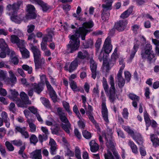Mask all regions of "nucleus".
<instances>
[{
	"mask_svg": "<svg viewBox=\"0 0 159 159\" xmlns=\"http://www.w3.org/2000/svg\"><path fill=\"white\" fill-rule=\"evenodd\" d=\"M105 141H106V146L108 148V150H113L115 148V145L116 143L115 142L114 137H105Z\"/></svg>",
	"mask_w": 159,
	"mask_h": 159,
	"instance_id": "11",
	"label": "nucleus"
},
{
	"mask_svg": "<svg viewBox=\"0 0 159 159\" xmlns=\"http://www.w3.org/2000/svg\"><path fill=\"white\" fill-rule=\"evenodd\" d=\"M11 142L12 144L17 147L21 146L23 144V142L20 139H15L11 141Z\"/></svg>",
	"mask_w": 159,
	"mask_h": 159,
	"instance_id": "41",
	"label": "nucleus"
},
{
	"mask_svg": "<svg viewBox=\"0 0 159 159\" xmlns=\"http://www.w3.org/2000/svg\"><path fill=\"white\" fill-rule=\"evenodd\" d=\"M83 45L85 48H91L93 45V42L91 39H89L84 42L83 43Z\"/></svg>",
	"mask_w": 159,
	"mask_h": 159,
	"instance_id": "29",
	"label": "nucleus"
},
{
	"mask_svg": "<svg viewBox=\"0 0 159 159\" xmlns=\"http://www.w3.org/2000/svg\"><path fill=\"white\" fill-rule=\"evenodd\" d=\"M128 144L131 148L133 152L135 154L138 153L137 146L133 141H129Z\"/></svg>",
	"mask_w": 159,
	"mask_h": 159,
	"instance_id": "30",
	"label": "nucleus"
},
{
	"mask_svg": "<svg viewBox=\"0 0 159 159\" xmlns=\"http://www.w3.org/2000/svg\"><path fill=\"white\" fill-rule=\"evenodd\" d=\"M5 146L9 151H13L14 149V148L12 143H11L9 141H6L5 143Z\"/></svg>",
	"mask_w": 159,
	"mask_h": 159,
	"instance_id": "39",
	"label": "nucleus"
},
{
	"mask_svg": "<svg viewBox=\"0 0 159 159\" xmlns=\"http://www.w3.org/2000/svg\"><path fill=\"white\" fill-rule=\"evenodd\" d=\"M49 144L50 146L49 151L51 155H54L56 154L57 148L55 141L53 139L50 138Z\"/></svg>",
	"mask_w": 159,
	"mask_h": 159,
	"instance_id": "15",
	"label": "nucleus"
},
{
	"mask_svg": "<svg viewBox=\"0 0 159 159\" xmlns=\"http://www.w3.org/2000/svg\"><path fill=\"white\" fill-rule=\"evenodd\" d=\"M2 119L3 120V122L9 120V119L8 117L7 114L5 111L2 112L1 114Z\"/></svg>",
	"mask_w": 159,
	"mask_h": 159,
	"instance_id": "56",
	"label": "nucleus"
},
{
	"mask_svg": "<svg viewBox=\"0 0 159 159\" xmlns=\"http://www.w3.org/2000/svg\"><path fill=\"white\" fill-rule=\"evenodd\" d=\"M144 120L146 123V126L149 127L151 124L150 119L148 114H144Z\"/></svg>",
	"mask_w": 159,
	"mask_h": 159,
	"instance_id": "46",
	"label": "nucleus"
},
{
	"mask_svg": "<svg viewBox=\"0 0 159 159\" xmlns=\"http://www.w3.org/2000/svg\"><path fill=\"white\" fill-rule=\"evenodd\" d=\"M109 84L111 87L108 90V93H107L106 94L108 96L110 102L112 103H114L116 99V96H117V95H116V91L115 86L114 78L111 75L109 78Z\"/></svg>",
	"mask_w": 159,
	"mask_h": 159,
	"instance_id": "7",
	"label": "nucleus"
},
{
	"mask_svg": "<svg viewBox=\"0 0 159 159\" xmlns=\"http://www.w3.org/2000/svg\"><path fill=\"white\" fill-rule=\"evenodd\" d=\"M82 134L83 137L86 139H89L92 137L91 133L86 130L83 131Z\"/></svg>",
	"mask_w": 159,
	"mask_h": 159,
	"instance_id": "45",
	"label": "nucleus"
},
{
	"mask_svg": "<svg viewBox=\"0 0 159 159\" xmlns=\"http://www.w3.org/2000/svg\"><path fill=\"white\" fill-rule=\"evenodd\" d=\"M132 137L138 144L143 146V139L140 134H134V135H132Z\"/></svg>",
	"mask_w": 159,
	"mask_h": 159,
	"instance_id": "21",
	"label": "nucleus"
},
{
	"mask_svg": "<svg viewBox=\"0 0 159 159\" xmlns=\"http://www.w3.org/2000/svg\"><path fill=\"white\" fill-rule=\"evenodd\" d=\"M31 50L33 54L34 60L41 57V51L37 46L33 45L31 47Z\"/></svg>",
	"mask_w": 159,
	"mask_h": 159,
	"instance_id": "17",
	"label": "nucleus"
},
{
	"mask_svg": "<svg viewBox=\"0 0 159 159\" xmlns=\"http://www.w3.org/2000/svg\"><path fill=\"white\" fill-rule=\"evenodd\" d=\"M101 17L102 20L105 22L107 21L110 16V12L101 11Z\"/></svg>",
	"mask_w": 159,
	"mask_h": 159,
	"instance_id": "27",
	"label": "nucleus"
},
{
	"mask_svg": "<svg viewBox=\"0 0 159 159\" xmlns=\"http://www.w3.org/2000/svg\"><path fill=\"white\" fill-rule=\"evenodd\" d=\"M30 141L31 143L35 145L38 141L36 136L34 134H32L30 138Z\"/></svg>",
	"mask_w": 159,
	"mask_h": 159,
	"instance_id": "37",
	"label": "nucleus"
},
{
	"mask_svg": "<svg viewBox=\"0 0 159 159\" xmlns=\"http://www.w3.org/2000/svg\"><path fill=\"white\" fill-rule=\"evenodd\" d=\"M123 129L128 134H131L132 136V135L134 134V131L130 129L129 126H125L124 127Z\"/></svg>",
	"mask_w": 159,
	"mask_h": 159,
	"instance_id": "50",
	"label": "nucleus"
},
{
	"mask_svg": "<svg viewBox=\"0 0 159 159\" xmlns=\"http://www.w3.org/2000/svg\"><path fill=\"white\" fill-rule=\"evenodd\" d=\"M0 57L1 58H4L6 55H9L10 54V49L3 39H0Z\"/></svg>",
	"mask_w": 159,
	"mask_h": 159,
	"instance_id": "8",
	"label": "nucleus"
},
{
	"mask_svg": "<svg viewBox=\"0 0 159 159\" xmlns=\"http://www.w3.org/2000/svg\"><path fill=\"white\" fill-rule=\"evenodd\" d=\"M22 67L23 70L25 71H27L29 74H30L32 73L33 70L32 67L29 66L27 65L24 64L22 65Z\"/></svg>",
	"mask_w": 159,
	"mask_h": 159,
	"instance_id": "38",
	"label": "nucleus"
},
{
	"mask_svg": "<svg viewBox=\"0 0 159 159\" xmlns=\"http://www.w3.org/2000/svg\"><path fill=\"white\" fill-rule=\"evenodd\" d=\"M39 141L40 143L42 144L43 141H46L48 139V136L47 135L43 134V135L40 134L38 136Z\"/></svg>",
	"mask_w": 159,
	"mask_h": 159,
	"instance_id": "43",
	"label": "nucleus"
},
{
	"mask_svg": "<svg viewBox=\"0 0 159 159\" xmlns=\"http://www.w3.org/2000/svg\"><path fill=\"white\" fill-rule=\"evenodd\" d=\"M75 156L78 159H81L80 150L79 148L76 147L75 150Z\"/></svg>",
	"mask_w": 159,
	"mask_h": 159,
	"instance_id": "52",
	"label": "nucleus"
},
{
	"mask_svg": "<svg viewBox=\"0 0 159 159\" xmlns=\"http://www.w3.org/2000/svg\"><path fill=\"white\" fill-rule=\"evenodd\" d=\"M102 39L101 38H98L96 41L95 44L96 52L98 53L99 51L101 45L102 43Z\"/></svg>",
	"mask_w": 159,
	"mask_h": 159,
	"instance_id": "40",
	"label": "nucleus"
},
{
	"mask_svg": "<svg viewBox=\"0 0 159 159\" xmlns=\"http://www.w3.org/2000/svg\"><path fill=\"white\" fill-rule=\"evenodd\" d=\"M27 14L25 17L27 19H35L37 17V15L35 12V8L32 5L29 4L27 7Z\"/></svg>",
	"mask_w": 159,
	"mask_h": 159,
	"instance_id": "9",
	"label": "nucleus"
},
{
	"mask_svg": "<svg viewBox=\"0 0 159 159\" xmlns=\"http://www.w3.org/2000/svg\"><path fill=\"white\" fill-rule=\"evenodd\" d=\"M31 157L34 159H42L41 150L36 149L30 154Z\"/></svg>",
	"mask_w": 159,
	"mask_h": 159,
	"instance_id": "20",
	"label": "nucleus"
},
{
	"mask_svg": "<svg viewBox=\"0 0 159 159\" xmlns=\"http://www.w3.org/2000/svg\"><path fill=\"white\" fill-rule=\"evenodd\" d=\"M10 78H7V80L9 82H10L13 85H14L17 81L16 77L13 71L10 70L9 71Z\"/></svg>",
	"mask_w": 159,
	"mask_h": 159,
	"instance_id": "23",
	"label": "nucleus"
},
{
	"mask_svg": "<svg viewBox=\"0 0 159 159\" xmlns=\"http://www.w3.org/2000/svg\"><path fill=\"white\" fill-rule=\"evenodd\" d=\"M129 98L133 101H138L139 99V96L132 93H129L128 95Z\"/></svg>",
	"mask_w": 159,
	"mask_h": 159,
	"instance_id": "36",
	"label": "nucleus"
},
{
	"mask_svg": "<svg viewBox=\"0 0 159 159\" xmlns=\"http://www.w3.org/2000/svg\"><path fill=\"white\" fill-rule=\"evenodd\" d=\"M40 82L39 83L42 84V85L44 86L45 83V81L46 80H47L46 78V76L44 75H40Z\"/></svg>",
	"mask_w": 159,
	"mask_h": 159,
	"instance_id": "61",
	"label": "nucleus"
},
{
	"mask_svg": "<svg viewBox=\"0 0 159 159\" xmlns=\"http://www.w3.org/2000/svg\"><path fill=\"white\" fill-rule=\"evenodd\" d=\"M32 89L34 92L38 94H39L43 91L44 89L43 85L40 83H34L32 84Z\"/></svg>",
	"mask_w": 159,
	"mask_h": 159,
	"instance_id": "16",
	"label": "nucleus"
},
{
	"mask_svg": "<svg viewBox=\"0 0 159 159\" xmlns=\"http://www.w3.org/2000/svg\"><path fill=\"white\" fill-rule=\"evenodd\" d=\"M152 49V45L150 44L147 43L142 48L140 52L142 59L143 60H147L150 63H152V60L155 56Z\"/></svg>",
	"mask_w": 159,
	"mask_h": 159,
	"instance_id": "5",
	"label": "nucleus"
},
{
	"mask_svg": "<svg viewBox=\"0 0 159 159\" xmlns=\"http://www.w3.org/2000/svg\"><path fill=\"white\" fill-rule=\"evenodd\" d=\"M90 68L91 71H96L97 65L94 61L91 59L90 60Z\"/></svg>",
	"mask_w": 159,
	"mask_h": 159,
	"instance_id": "32",
	"label": "nucleus"
},
{
	"mask_svg": "<svg viewBox=\"0 0 159 159\" xmlns=\"http://www.w3.org/2000/svg\"><path fill=\"white\" fill-rule=\"evenodd\" d=\"M134 7L131 6L128 9L124 11L120 16V17L123 19L128 17L133 11Z\"/></svg>",
	"mask_w": 159,
	"mask_h": 159,
	"instance_id": "22",
	"label": "nucleus"
},
{
	"mask_svg": "<svg viewBox=\"0 0 159 159\" xmlns=\"http://www.w3.org/2000/svg\"><path fill=\"white\" fill-rule=\"evenodd\" d=\"M57 112L61 121L65 123H61V126L62 129L67 134L70 133L69 129L71 127V124L65 115V113L63 111L62 108L59 107L57 108Z\"/></svg>",
	"mask_w": 159,
	"mask_h": 159,
	"instance_id": "6",
	"label": "nucleus"
},
{
	"mask_svg": "<svg viewBox=\"0 0 159 159\" xmlns=\"http://www.w3.org/2000/svg\"><path fill=\"white\" fill-rule=\"evenodd\" d=\"M80 63V59L77 58H75L73 61L71 62L70 65L69 72L71 73L75 70Z\"/></svg>",
	"mask_w": 159,
	"mask_h": 159,
	"instance_id": "14",
	"label": "nucleus"
},
{
	"mask_svg": "<svg viewBox=\"0 0 159 159\" xmlns=\"http://www.w3.org/2000/svg\"><path fill=\"white\" fill-rule=\"evenodd\" d=\"M73 17L76 18V19L77 20H79L80 21H84L86 20V19L85 18H82L80 16H78L76 13H74L73 14Z\"/></svg>",
	"mask_w": 159,
	"mask_h": 159,
	"instance_id": "57",
	"label": "nucleus"
},
{
	"mask_svg": "<svg viewBox=\"0 0 159 159\" xmlns=\"http://www.w3.org/2000/svg\"><path fill=\"white\" fill-rule=\"evenodd\" d=\"M63 106L66 111L68 113L69 115H70L72 114V111L70 110V106L69 103L67 102H66L65 103H62Z\"/></svg>",
	"mask_w": 159,
	"mask_h": 159,
	"instance_id": "34",
	"label": "nucleus"
},
{
	"mask_svg": "<svg viewBox=\"0 0 159 159\" xmlns=\"http://www.w3.org/2000/svg\"><path fill=\"white\" fill-rule=\"evenodd\" d=\"M27 32L29 33H31L35 29V26L32 24L29 25L27 26Z\"/></svg>",
	"mask_w": 159,
	"mask_h": 159,
	"instance_id": "63",
	"label": "nucleus"
},
{
	"mask_svg": "<svg viewBox=\"0 0 159 159\" xmlns=\"http://www.w3.org/2000/svg\"><path fill=\"white\" fill-rule=\"evenodd\" d=\"M40 99L41 101L42 104L46 108L48 109L51 108V106L48 99L43 97H41Z\"/></svg>",
	"mask_w": 159,
	"mask_h": 159,
	"instance_id": "25",
	"label": "nucleus"
},
{
	"mask_svg": "<svg viewBox=\"0 0 159 159\" xmlns=\"http://www.w3.org/2000/svg\"><path fill=\"white\" fill-rule=\"evenodd\" d=\"M15 105L13 102H11L9 105V110L13 113H16V109L15 108Z\"/></svg>",
	"mask_w": 159,
	"mask_h": 159,
	"instance_id": "53",
	"label": "nucleus"
},
{
	"mask_svg": "<svg viewBox=\"0 0 159 159\" xmlns=\"http://www.w3.org/2000/svg\"><path fill=\"white\" fill-rule=\"evenodd\" d=\"M112 46L111 44L110 38H107L104 42L103 46L98 56V59L100 62L103 61V64L107 67L109 66V63L107 61L109 54L112 50Z\"/></svg>",
	"mask_w": 159,
	"mask_h": 159,
	"instance_id": "3",
	"label": "nucleus"
},
{
	"mask_svg": "<svg viewBox=\"0 0 159 159\" xmlns=\"http://www.w3.org/2000/svg\"><path fill=\"white\" fill-rule=\"evenodd\" d=\"M60 131V127L58 124H55L52 130V133L53 134L58 135L59 132Z\"/></svg>",
	"mask_w": 159,
	"mask_h": 159,
	"instance_id": "31",
	"label": "nucleus"
},
{
	"mask_svg": "<svg viewBox=\"0 0 159 159\" xmlns=\"http://www.w3.org/2000/svg\"><path fill=\"white\" fill-rule=\"evenodd\" d=\"M84 54L81 51L79 52L76 58H79V59H80L82 60L86 58L87 56L88 55V52L85 51L84 52Z\"/></svg>",
	"mask_w": 159,
	"mask_h": 159,
	"instance_id": "33",
	"label": "nucleus"
},
{
	"mask_svg": "<svg viewBox=\"0 0 159 159\" xmlns=\"http://www.w3.org/2000/svg\"><path fill=\"white\" fill-rule=\"evenodd\" d=\"M107 134L106 135H105V137L109 138L111 136V137H114L113 135V133L111 129L109 127H107Z\"/></svg>",
	"mask_w": 159,
	"mask_h": 159,
	"instance_id": "59",
	"label": "nucleus"
},
{
	"mask_svg": "<svg viewBox=\"0 0 159 159\" xmlns=\"http://www.w3.org/2000/svg\"><path fill=\"white\" fill-rule=\"evenodd\" d=\"M95 141L93 140L91 141L89 143L90 147V151L91 152H94L97 151L99 148L98 145L97 143H95Z\"/></svg>",
	"mask_w": 159,
	"mask_h": 159,
	"instance_id": "26",
	"label": "nucleus"
},
{
	"mask_svg": "<svg viewBox=\"0 0 159 159\" xmlns=\"http://www.w3.org/2000/svg\"><path fill=\"white\" fill-rule=\"evenodd\" d=\"M129 112L128 109L127 108H124L122 112V114L123 117L125 119H128L129 116Z\"/></svg>",
	"mask_w": 159,
	"mask_h": 159,
	"instance_id": "51",
	"label": "nucleus"
},
{
	"mask_svg": "<svg viewBox=\"0 0 159 159\" xmlns=\"http://www.w3.org/2000/svg\"><path fill=\"white\" fill-rule=\"evenodd\" d=\"M31 2H34L39 5L41 7L43 12H47L50 8L51 7L47 3L44 2L42 0H31Z\"/></svg>",
	"mask_w": 159,
	"mask_h": 159,
	"instance_id": "13",
	"label": "nucleus"
},
{
	"mask_svg": "<svg viewBox=\"0 0 159 159\" xmlns=\"http://www.w3.org/2000/svg\"><path fill=\"white\" fill-rule=\"evenodd\" d=\"M118 85L119 88L121 89L122 91V88L124 86L125 83V81L124 78L118 79Z\"/></svg>",
	"mask_w": 159,
	"mask_h": 159,
	"instance_id": "48",
	"label": "nucleus"
},
{
	"mask_svg": "<svg viewBox=\"0 0 159 159\" xmlns=\"http://www.w3.org/2000/svg\"><path fill=\"white\" fill-rule=\"evenodd\" d=\"M94 25L93 21L90 20L83 23L82 26L75 30V34L71 36V40L67 45V50L69 53H73L78 49L80 45V37H81L82 40H85L86 35L91 31L88 29L92 28Z\"/></svg>",
	"mask_w": 159,
	"mask_h": 159,
	"instance_id": "1",
	"label": "nucleus"
},
{
	"mask_svg": "<svg viewBox=\"0 0 159 159\" xmlns=\"http://www.w3.org/2000/svg\"><path fill=\"white\" fill-rule=\"evenodd\" d=\"M10 59V62L11 63L15 65L18 64L19 61V59L16 56L13 57L12 56H11Z\"/></svg>",
	"mask_w": 159,
	"mask_h": 159,
	"instance_id": "47",
	"label": "nucleus"
},
{
	"mask_svg": "<svg viewBox=\"0 0 159 159\" xmlns=\"http://www.w3.org/2000/svg\"><path fill=\"white\" fill-rule=\"evenodd\" d=\"M26 129V127H25L21 128L20 126H15L14 131L16 134L19 132L21 134L24 131V130H25Z\"/></svg>",
	"mask_w": 159,
	"mask_h": 159,
	"instance_id": "42",
	"label": "nucleus"
},
{
	"mask_svg": "<svg viewBox=\"0 0 159 159\" xmlns=\"http://www.w3.org/2000/svg\"><path fill=\"white\" fill-rule=\"evenodd\" d=\"M151 141L152 142L153 145L155 148L159 146V139L158 138H154V139L151 138Z\"/></svg>",
	"mask_w": 159,
	"mask_h": 159,
	"instance_id": "49",
	"label": "nucleus"
},
{
	"mask_svg": "<svg viewBox=\"0 0 159 159\" xmlns=\"http://www.w3.org/2000/svg\"><path fill=\"white\" fill-rule=\"evenodd\" d=\"M128 24L126 20H120L115 23L114 27L119 32L123 31Z\"/></svg>",
	"mask_w": 159,
	"mask_h": 159,
	"instance_id": "10",
	"label": "nucleus"
},
{
	"mask_svg": "<svg viewBox=\"0 0 159 159\" xmlns=\"http://www.w3.org/2000/svg\"><path fill=\"white\" fill-rule=\"evenodd\" d=\"M28 109L31 112L35 115L38 113L37 109L33 106L29 107Z\"/></svg>",
	"mask_w": 159,
	"mask_h": 159,
	"instance_id": "64",
	"label": "nucleus"
},
{
	"mask_svg": "<svg viewBox=\"0 0 159 159\" xmlns=\"http://www.w3.org/2000/svg\"><path fill=\"white\" fill-rule=\"evenodd\" d=\"M29 127L30 128V131L32 132H34L36 131V126L33 123H29Z\"/></svg>",
	"mask_w": 159,
	"mask_h": 159,
	"instance_id": "62",
	"label": "nucleus"
},
{
	"mask_svg": "<svg viewBox=\"0 0 159 159\" xmlns=\"http://www.w3.org/2000/svg\"><path fill=\"white\" fill-rule=\"evenodd\" d=\"M36 69H38L42 67L45 63V60L43 57L36 59L34 60Z\"/></svg>",
	"mask_w": 159,
	"mask_h": 159,
	"instance_id": "19",
	"label": "nucleus"
},
{
	"mask_svg": "<svg viewBox=\"0 0 159 159\" xmlns=\"http://www.w3.org/2000/svg\"><path fill=\"white\" fill-rule=\"evenodd\" d=\"M10 40L11 42L13 43H16L19 48V46L23 45L24 44V40L20 41L19 37L16 35H11Z\"/></svg>",
	"mask_w": 159,
	"mask_h": 159,
	"instance_id": "18",
	"label": "nucleus"
},
{
	"mask_svg": "<svg viewBox=\"0 0 159 159\" xmlns=\"http://www.w3.org/2000/svg\"><path fill=\"white\" fill-rule=\"evenodd\" d=\"M21 3V2H18L17 3H13L12 5L9 4L7 6V10L12 13L11 17V20L17 24L20 23L23 20L20 16L15 15L17 13Z\"/></svg>",
	"mask_w": 159,
	"mask_h": 159,
	"instance_id": "4",
	"label": "nucleus"
},
{
	"mask_svg": "<svg viewBox=\"0 0 159 159\" xmlns=\"http://www.w3.org/2000/svg\"><path fill=\"white\" fill-rule=\"evenodd\" d=\"M11 96L9 98L13 101H15L18 107L26 108L27 105L30 104L31 102L29 100V98L27 95L24 92H21L20 94V98H18L19 95L18 92L15 89H10Z\"/></svg>",
	"mask_w": 159,
	"mask_h": 159,
	"instance_id": "2",
	"label": "nucleus"
},
{
	"mask_svg": "<svg viewBox=\"0 0 159 159\" xmlns=\"http://www.w3.org/2000/svg\"><path fill=\"white\" fill-rule=\"evenodd\" d=\"M74 133L75 136L80 139L81 138V135L78 129L77 128H75L74 130Z\"/></svg>",
	"mask_w": 159,
	"mask_h": 159,
	"instance_id": "60",
	"label": "nucleus"
},
{
	"mask_svg": "<svg viewBox=\"0 0 159 159\" xmlns=\"http://www.w3.org/2000/svg\"><path fill=\"white\" fill-rule=\"evenodd\" d=\"M125 78L127 82H129L130 80L131 74L128 71H125L124 72Z\"/></svg>",
	"mask_w": 159,
	"mask_h": 159,
	"instance_id": "55",
	"label": "nucleus"
},
{
	"mask_svg": "<svg viewBox=\"0 0 159 159\" xmlns=\"http://www.w3.org/2000/svg\"><path fill=\"white\" fill-rule=\"evenodd\" d=\"M73 112L76 114L77 117L80 120H81L82 118L81 116V115L78 109L77 106L76 105H75L73 107Z\"/></svg>",
	"mask_w": 159,
	"mask_h": 159,
	"instance_id": "35",
	"label": "nucleus"
},
{
	"mask_svg": "<svg viewBox=\"0 0 159 159\" xmlns=\"http://www.w3.org/2000/svg\"><path fill=\"white\" fill-rule=\"evenodd\" d=\"M19 49L23 58L27 59L30 57V52L25 47H20Z\"/></svg>",
	"mask_w": 159,
	"mask_h": 159,
	"instance_id": "24",
	"label": "nucleus"
},
{
	"mask_svg": "<svg viewBox=\"0 0 159 159\" xmlns=\"http://www.w3.org/2000/svg\"><path fill=\"white\" fill-rule=\"evenodd\" d=\"M112 2H107L106 4H102V7L103 9L101 11L110 12V10L112 9Z\"/></svg>",
	"mask_w": 159,
	"mask_h": 159,
	"instance_id": "28",
	"label": "nucleus"
},
{
	"mask_svg": "<svg viewBox=\"0 0 159 159\" xmlns=\"http://www.w3.org/2000/svg\"><path fill=\"white\" fill-rule=\"evenodd\" d=\"M119 137L123 139L125 138V137L123 131L120 129H118L116 131Z\"/></svg>",
	"mask_w": 159,
	"mask_h": 159,
	"instance_id": "58",
	"label": "nucleus"
},
{
	"mask_svg": "<svg viewBox=\"0 0 159 159\" xmlns=\"http://www.w3.org/2000/svg\"><path fill=\"white\" fill-rule=\"evenodd\" d=\"M70 84V87L71 89L74 91H76L75 89L77 88L76 83L75 81L71 79H69Z\"/></svg>",
	"mask_w": 159,
	"mask_h": 159,
	"instance_id": "44",
	"label": "nucleus"
},
{
	"mask_svg": "<svg viewBox=\"0 0 159 159\" xmlns=\"http://www.w3.org/2000/svg\"><path fill=\"white\" fill-rule=\"evenodd\" d=\"M101 112L104 120L107 123H108L109 121L108 119V111L105 102H102V103Z\"/></svg>",
	"mask_w": 159,
	"mask_h": 159,
	"instance_id": "12",
	"label": "nucleus"
},
{
	"mask_svg": "<svg viewBox=\"0 0 159 159\" xmlns=\"http://www.w3.org/2000/svg\"><path fill=\"white\" fill-rule=\"evenodd\" d=\"M139 26L137 24H135L131 26V30H132L133 33L135 34H137L138 33V30L139 28Z\"/></svg>",
	"mask_w": 159,
	"mask_h": 159,
	"instance_id": "54",
	"label": "nucleus"
}]
</instances>
